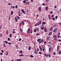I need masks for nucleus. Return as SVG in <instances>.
<instances>
[{
	"label": "nucleus",
	"instance_id": "1",
	"mask_svg": "<svg viewBox=\"0 0 61 61\" xmlns=\"http://www.w3.org/2000/svg\"><path fill=\"white\" fill-rule=\"evenodd\" d=\"M53 27H51V28L50 29V31L51 32H52L53 31Z\"/></svg>",
	"mask_w": 61,
	"mask_h": 61
},
{
	"label": "nucleus",
	"instance_id": "2",
	"mask_svg": "<svg viewBox=\"0 0 61 61\" xmlns=\"http://www.w3.org/2000/svg\"><path fill=\"white\" fill-rule=\"evenodd\" d=\"M21 11L22 12V13H23L24 14H26V13H25V11L24 10L22 9L21 10Z\"/></svg>",
	"mask_w": 61,
	"mask_h": 61
},
{
	"label": "nucleus",
	"instance_id": "3",
	"mask_svg": "<svg viewBox=\"0 0 61 61\" xmlns=\"http://www.w3.org/2000/svg\"><path fill=\"white\" fill-rule=\"evenodd\" d=\"M52 50V48L51 47H50L49 48V52H51V50Z\"/></svg>",
	"mask_w": 61,
	"mask_h": 61
},
{
	"label": "nucleus",
	"instance_id": "4",
	"mask_svg": "<svg viewBox=\"0 0 61 61\" xmlns=\"http://www.w3.org/2000/svg\"><path fill=\"white\" fill-rule=\"evenodd\" d=\"M15 22H17V18L16 17H15Z\"/></svg>",
	"mask_w": 61,
	"mask_h": 61
},
{
	"label": "nucleus",
	"instance_id": "5",
	"mask_svg": "<svg viewBox=\"0 0 61 61\" xmlns=\"http://www.w3.org/2000/svg\"><path fill=\"white\" fill-rule=\"evenodd\" d=\"M43 41V39L41 40L40 41L39 43V44H41V43H42V42Z\"/></svg>",
	"mask_w": 61,
	"mask_h": 61
},
{
	"label": "nucleus",
	"instance_id": "6",
	"mask_svg": "<svg viewBox=\"0 0 61 61\" xmlns=\"http://www.w3.org/2000/svg\"><path fill=\"white\" fill-rule=\"evenodd\" d=\"M39 48L40 50V51H42V48H41V46H39Z\"/></svg>",
	"mask_w": 61,
	"mask_h": 61
},
{
	"label": "nucleus",
	"instance_id": "7",
	"mask_svg": "<svg viewBox=\"0 0 61 61\" xmlns=\"http://www.w3.org/2000/svg\"><path fill=\"white\" fill-rule=\"evenodd\" d=\"M39 25V22H38L35 25V26H37V25Z\"/></svg>",
	"mask_w": 61,
	"mask_h": 61
},
{
	"label": "nucleus",
	"instance_id": "8",
	"mask_svg": "<svg viewBox=\"0 0 61 61\" xmlns=\"http://www.w3.org/2000/svg\"><path fill=\"white\" fill-rule=\"evenodd\" d=\"M38 9L39 12H41V7H39L38 8Z\"/></svg>",
	"mask_w": 61,
	"mask_h": 61
},
{
	"label": "nucleus",
	"instance_id": "9",
	"mask_svg": "<svg viewBox=\"0 0 61 61\" xmlns=\"http://www.w3.org/2000/svg\"><path fill=\"white\" fill-rule=\"evenodd\" d=\"M59 45H58L57 46V51H58V50H59Z\"/></svg>",
	"mask_w": 61,
	"mask_h": 61
},
{
	"label": "nucleus",
	"instance_id": "10",
	"mask_svg": "<svg viewBox=\"0 0 61 61\" xmlns=\"http://www.w3.org/2000/svg\"><path fill=\"white\" fill-rule=\"evenodd\" d=\"M44 30L45 32H47V30L46 29V27L44 28Z\"/></svg>",
	"mask_w": 61,
	"mask_h": 61
},
{
	"label": "nucleus",
	"instance_id": "11",
	"mask_svg": "<svg viewBox=\"0 0 61 61\" xmlns=\"http://www.w3.org/2000/svg\"><path fill=\"white\" fill-rule=\"evenodd\" d=\"M36 30H37V31L38 32L39 30V28L38 27H37L36 28Z\"/></svg>",
	"mask_w": 61,
	"mask_h": 61
},
{
	"label": "nucleus",
	"instance_id": "12",
	"mask_svg": "<svg viewBox=\"0 0 61 61\" xmlns=\"http://www.w3.org/2000/svg\"><path fill=\"white\" fill-rule=\"evenodd\" d=\"M48 17L49 18V19L50 20V19H51V17H50V14H49L48 15Z\"/></svg>",
	"mask_w": 61,
	"mask_h": 61
},
{
	"label": "nucleus",
	"instance_id": "13",
	"mask_svg": "<svg viewBox=\"0 0 61 61\" xmlns=\"http://www.w3.org/2000/svg\"><path fill=\"white\" fill-rule=\"evenodd\" d=\"M25 4V5H27V4H29V2L27 1L26 2Z\"/></svg>",
	"mask_w": 61,
	"mask_h": 61
},
{
	"label": "nucleus",
	"instance_id": "14",
	"mask_svg": "<svg viewBox=\"0 0 61 61\" xmlns=\"http://www.w3.org/2000/svg\"><path fill=\"white\" fill-rule=\"evenodd\" d=\"M52 34V32H49V36H50V35H51Z\"/></svg>",
	"mask_w": 61,
	"mask_h": 61
},
{
	"label": "nucleus",
	"instance_id": "15",
	"mask_svg": "<svg viewBox=\"0 0 61 61\" xmlns=\"http://www.w3.org/2000/svg\"><path fill=\"white\" fill-rule=\"evenodd\" d=\"M14 13V12H13V11H12L11 12V13H10V15H13V14Z\"/></svg>",
	"mask_w": 61,
	"mask_h": 61
},
{
	"label": "nucleus",
	"instance_id": "16",
	"mask_svg": "<svg viewBox=\"0 0 61 61\" xmlns=\"http://www.w3.org/2000/svg\"><path fill=\"white\" fill-rule=\"evenodd\" d=\"M41 40V39L40 38L39 39H38L37 40V41L38 42H40V41Z\"/></svg>",
	"mask_w": 61,
	"mask_h": 61
},
{
	"label": "nucleus",
	"instance_id": "17",
	"mask_svg": "<svg viewBox=\"0 0 61 61\" xmlns=\"http://www.w3.org/2000/svg\"><path fill=\"white\" fill-rule=\"evenodd\" d=\"M19 56L21 57L23 56H24V54H21Z\"/></svg>",
	"mask_w": 61,
	"mask_h": 61
},
{
	"label": "nucleus",
	"instance_id": "18",
	"mask_svg": "<svg viewBox=\"0 0 61 61\" xmlns=\"http://www.w3.org/2000/svg\"><path fill=\"white\" fill-rule=\"evenodd\" d=\"M17 61H21V59H18L17 60Z\"/></svg>",
	"mask_w": 61,
	"mask_h": 61
},
{
	"label": "nucleus",
	"instance_id": "19",
	"mask_svg": "<svg viewBox=\"0 0 61 61\" xmlns=\"http://www.w3.org/2000/svg\"><path fill=\"white\" fill-rule=\"evenodd\" d=\"M48 10V7L47 6L46 8V11H47Z\"/></svg>",
	"mask_w": 61,
	"mask_h": 61
},
{
	"label": "nucleus",
	"instance_id": "20",
	"mask_svg": "<svg viewBox=\"0 0 61 61\" xmlns=\"http://www.w3.org/2000/svg\"><path fill=\"white\" fill-rule=\"evenodd\" d=\"M10 7L12 9H13V8H15V6H10Z\"/></svg>",
	"mask_w": 61,
	"mask_h": 61
},
{
	"label": "nucleus",
	"instance_id": "21",
	"mask_svg": "<svg viewBox=\"0 0 61 61\" xmlns=\"http://www.w3.org/2000/svg\"><path fill=\"white\" fill-rule=\"evenodd\" d=\"M26 0H24L23 1V3H24V4H25V3H26Z\"/></svg>",
	"mask_w": 61,
	"mask_h": 61
},
{
	"label": "nucleus",
	"instance_id": "22",
	"mask_svg": "<svg viewBox=\"0 0 61 61\" xmlns=\"http://www.w3.org/2000/svg\"><path fill=\"white\" fill-rule=\"evenodd\" d=\"M12 33H11L9 37H12Z\"/></svg>",
	"mask_w": 61,
	"mask_h": 61
},
{
	"label": "nucleus",
	"instance_id": "23",
	"mask_svg": "<svg viewBox=\"0 0 61 61\" xmlns=\"http://www.w3.org/2000/svg\"><path fill=\"white\" fill-rule=\"evenodd\" d=\"M8 51H6V56H8Z\"/></svg>",
	"mask_w": 61,
	"mask_h": 61
},
{
	"label": "nucleus",
	"instance_id": "24",
	"mask_svg": "<svg viewBox=\"0 0 61 61\" xmlns=\"http://www.w3.org/2000/svg\"><path fill=\"white\" fill-rule=\"evenodd\" d=\"M39 22V24L40 25H41L42 23V21H41V20H40Z\"/></svg>",
	"mask_w": 61,
	"mask_h": 61
},
{
	"label": "nucleus",
	"instance_id": "25",
	"mask_svg": "<svg viewBox=\"0 0 61 61\" xmlns=\"http://www.w3.org/2000/svg\"><path fill=\"white\" fill-rule=\"evenodd\" d=\"M21 23H22V25H25V23L23 21H22Z\"/></svg>",
	"mask_w": 61,
	"mask_h": 61
},
{
	"label": "nucleus",
	"instance_id": "26",
	"mask_svg": "<svg viewBox=\"0 0 61 61\" xmlns=\"http://www.w3.org/2000/svg\"><path fill=\"white\" fill-rule=\"evenodd\" d=\"M58 54H59V55H61V51H59Z\"/></svg>",
	"mask_w": 61,
	"mask_h": 61
},
{
	"label": "nucleus",
	"instance_id": "27",
	"mask_svg": "<svg viewBox=\"0 0 61 61\" xmlns=\"http://www.w3.org/2000/svg\"><path fill=\"white\" fill-rule=\"evenodd\" d=\"M11 43L10 42H9L8 43L9 46H11Z\"/></svg>",
	"mask_w": 61,
	"mask_h": 61
},
{
	"label": "nucleus",
	"instance_id": "28",
	"mask_svg": "<svg viewBox=\"0 0 61 61\" xmlns=\"http://www.w3.org/2000/svg\"><path fill=\"white\" fill-rule=\"evenodd\" d=\"M46 50V49L45 48H43V52H44L45 51V50Z\"/></svg>",
	"mask_w": 61,
	"mask_h": 61
},
{
	"label": "nucleus",
	"instance_id": "29",
	"mask_svg": "<svg viewBox=\"0 0 61 61\" xmlns=\"http://www.w3.org/2000/svg\"><path fill=\"white\" fill-rule=\"evenodd\" d=\"M3 46H4V47H6V46H5V43H4L3 44Z\"/></svg>",
	"mask_w": 61,
	"mask_h": 61
},
{
	"label": "nucleus",
	"instance_id": "30",
	"mask_svg": "<svg viewBox=\"0 0 61 61\" xmlns=\"http://www.w3.org/2000/svg\"><path fill=\"white\" fill-rule=\"evenodd\" d=\"M44 56H48V54L47 55L46 54H44Z\"/></svg>",
	"mask_w": 61,
	"mask_h": 61
},
{
	"label": "nucleus",
	"instance_id": "31",
	"mask_svg": "<svg viewBox=\"0 0 61 61\" xmlns=\"http://www.w3.org/2000/svg\"><path fill=\"white\" fill-rule=\"evenodd\" d=\"M57 31L56 30H53V32L54 33H56V32Z\"/></svg>",
	"mask_w": 61,
	"mask_h": 61
},
{
	"label": "nucleus",
	"instance_id": "32",
	"mask_svg": "<svg viewBox=\"0 0 61 61\" xmlns=\"http://www.w3.org/2000/svg\"><path fill=\"white\" fill-rule=\"evenodd\" d=\"M36 17H39V15L38 14H37L36 15Z\"/></svg>",
	"mask_w": 61,
	"mask_h": 61
},
{
	"label": "nucleus",
	"instance_id": "33",
	"mask_svg": "<svg viewBox=\"0 0 61 61\" xmlns=\"http://www.w3.org/2000/svg\"><path fill=\"white\" fill-rule=\"evenodd\" d=\"M30 49H31V47L30 46L29 47V48H28V50H30Z\"/></svg>",
	"mask_w": 61,
	"mask_h": 61
},
{
	"label": "nucleus",
	"instance_id": "34",
	"mask_svg": "<svg viewBox=\"0 0 61 61\" xmlns=\"http://www.w3.org/2000/svg\"><path fill=\"white\" fill-rule=\"evenodd\" d=\"M44 29V28L43 27H42L41 28V30H43Z\"/></svg>",
	"mask_w": 61,
	"mask_h": 61
},
{
	"label": "nucleus",
	"instance_id": "35",
	"mask_svg": "<svg viewBox=\"0 0 61 61\" xmlns=\"http://www.w3.org/2000/svg\"><path fill=\"white\" fill-rule=\"evenodd\" d=\"M30 57H34V56H33L32 55H30Z\"/></svg>",
	"mask_w": 61,
	"mask_h": 61
},
{
	"label": "nucleus",
	"instance_id": "36",
	"mask_svg": "<svg viewBox=\"0 0 61 61\" xmlns=\"http://www.w3.org/2000/svg\"><path fill=\"white\" fill-rule=\"evenodd\" d=\"M34 53L35 54H37V51H35V52H34Z\"/></svg>",
	"mask_w": 61,
	"mask_h": 61
},
{
	"label": "nucleus",
	"instance_id": "37",
	"mask_svg": "<svg viewBox=\"0 0 61 61\" xmlns=\"http://www.w3.org/2000/svg\"><path fill=\"white\" fill-rule=\"evenodd\" d=\"M11 17H10V16H9V20H10V19H11Z\"/></svg>",
	"mask_w": 61,
	"mask_h": 61
},
{
	"label": "nucleus",
	"instance_id": "38",
	"mask_svg": "<svg viewBox=\"0 0 61 61\" xmlns=\"http://www.w3.org/2000/svg\"><path fill=\"white\" fill-rule=\"evenodd\" d=\"M16 46L17 49H18V46L16 45Z\"/></svg>",
	"mask_w": 61,
	"mask_h": 61
},
{
	"label": "nucleus",
	"instance_id": "39",
	"mask_svg": "<svg viewBox=\"0 0 61 61\" xmlns=\"http://www.w3.org/2000/svg\"><path fill=\"white\" fill-rule=\"evenodd\" d=\"M36 29H35L34 30V32H36Z\"/></svg>",
	"mask_w": 61,
	"mask_h": 61
},
{
	"label": "nucleus",
	"instance_id": "40",
	"mask_svg": "<svg viewBox=\"0 0 61 61\" xmlns=\"http://www.w3.org/2000/svg\"><path fill=\"white\" fill-rule=\"evenodd\" d=\"M58 38H60L61 37V36H59V35H58Z\"/></svg>",
	"mask_w": 61,
	"mask_h": 61
},
{
	"label": "nucleus",
	"instance_id": "41",
	"mask_svg": "<svg viewBox=\"0 0 61 61\" xmlns=\"http://www.w3.org/2000/svg\"><path fill=\"white\" fill-rule=\"evenodd\" d=\"M20 30L21 31V32H23V29H20Z\"/></svg>",
	"mask_w": 61,
	"mask_h": 61
},
{
	"label": "nucleus",
	"instance_id": "42",
	"mask_svg": "<svg viewBox=\"0 0 61 61\" xmlns=\"http://www.w3.org/2000/svg\"><path fill=\"white\" fill-rule=\"evenodd\" d=\"M55 40H56V41H57V38H55Z\"/></svg>",
	"mask_w": 61,
	"mask_h": 61
},
{
	"label": "nucleus",
	"instance_id": "43",
	"mask_svg": "<svg viewBox=\"0 0 61 61\" xmlns=\"http://www.w3.org/2000/svg\"><path fill=\"white\" fill-rule=\"evenodd\" d=\"M5 42L6 43V44H8V42L7 41H5Z\"/></svg>",
	"mask_w": 61,
	"mask_h": 61
},
{
	"label": "nucleus",
	"instance_id": "44",
	"mask_svg": "<svg viewBox=\"0 0 61 61\" xmlns=\"http://www.w3.org/2000/svg\"><path fill=\"white\" fill-rule=\"evenodd\" d=\"M8 41H10V38H8Z\"/></svg>",
	"mask_w": 61,
	"mask_h": 61
},
{
	"label": "nucleus",
	"instance_id": "45",
	"mask_svg": "<svg viewBox=\"0 0 61 61\" xmlns=\"http://www.w3.org/2000/svg\"><path fill=\"white\" fill-rule=\"evenodd\" d=\"M21 39H21V38H20L19 40V41H21Z\"/></svg>",
	"mask_w": 61,
	"mask_h": 61
},
{
	"label": "nucleus",
	"instance_id": "46",
	"mask_svg": "<svg viewBox=\"0 0 61 61\" xmlns=\"http://www.w3.org/2000/svg\"><path fill=\"white\" fill-rule=\"evenodd\" d=\"M43 25H45V24H46V22H43Z\"/></svg>",
	"mask_w": 61,
	"mask_h": 61
},
{
	"label": "nucleus",
	"instance_id": "47",
	"mask_svg": "<svg viewBox=\"0 0 61 61\" xmlns=\"http://www.w3.org/2000/svg\"><path fill=\"white\" fill-rule=\"evenodd\" d=\"M17 18H18V19H20V17H18V16H16Z\"/></svg>",
	"mask_w": 61,
	"mask_h": 61
},
{
	"label": "nucleus",
	"instance_id": "48",
	"mask_svg": "<svg viewBox=\"0 0 61 61\" xmlns=\"http://www.w3.org/2000/svg\"><path fill=\"white\" fill-rule=\"evenodd\" d=\"M56 52H53V55H56Z\"/></svg>",
	"mask_w": 61,
	"mask_h": 61
},
{
	"label": "nucleus",
	"instance_id": "49",
	"mask_svg": "<svg viewBox=\"0 0 61 61\" xmlns=\"http://www.w3.org/2000/svg\"><path fill=\"white\" fill-rule=\"evenodd\" d=\"M8 30H7L6 32V34H8Z\"/></svg>",
	"mask_w": 61,
	"mask_h": 61
},
{
	"label": "nucleus",
	"instance_id": "50",
	"mask_svg": "<svg viewBox=\"0 0 61 61\" xmlns=\"http://www.w3.org/2000/svg\"><path fill=\"white\" fill-rule=\"evenodd\" d=\"M52 20L55 21V18L54 17L53 18H52Z\"/></svg>",
	"mask_w": 61,
	"mask_h": 61
},
{
	"label": "nucleus",
	"instance_id": "51",
	"mask_svg": "<svg viewBox=\"0 0 61 61\" xmlns=\"http://www.w3.org/2000/svg\"><path fill=\"white\" fill-rule=\"evenodd\" d=\"M2 36V35L1 34H0V37H1Z\"/></svg>",
	"mask_w": 61,
	"mask_h": 61
},
{
	"label": "nucleus",
	"instance_id": "52",
	"mask_svg": "<svg viewBox=\"0 0 61 61\" xmlns=\"http://www.w3.org/2000/svg\"><path fill=\"white\" fill-rule=\"evenodd\" d=\"M45 3H43L42 4V5H45Z\"/></svg>",
	"mask_w": 61,
	"mask_h": 61
},
{
	"label": "nucleus",
	"instance_id": "53",
	"mask_svg": "<svg viewBox=\"0 0 61 61\" xmlns=\"http://www.w3.org/2000/svg\"><path fill=\"white\" fill-rule=\"evenodd\" d=\"M15 7L16 8H17V5H15Z\"/></svg>",
	"mask_w": 61,
	"mask_h": 61
},
{
	"label": "nucleus",
	"instance_id": "54",
	"mask_svg": "<svg viewBox=\"0 0 61 61\" xmlns=\"http://www.w3.org/2000/svg\"><path fill=\"white\" fill-rule=\"evenodd\" d=\"M56 35H55L54 36H53V38H55V37H56Z\"/></svg>",
	"mask_w": 61,
	"mask_h": 61
},
{
	"label": "nucleus",
	"instance_id": "55",
	"mask_svg": "<svg viewBox=\"0 0 61 61\" xmlns=\"http://www.w3.org/2000/svg\"><path fill=\"white\" fill-rule=\"evenodd\" d=\"M48 56H49V57H51V55L50 54H48Z\"/></svg>",
	"mask_w": 61,
	"mask_h": 61
},
{
	"label": "nucleus",
	"instance_id": "56",
	"mask_svg": "<svg viewBox=\"0 0 61 61\" xmlns=\"http://www.w3.org/2000/svg\"><path fill=\"white\" fill-rule=\"evenodd\" d=\"M57 16H55V19H57Z\"/></svg>",
	"mask_w": 61,
	"mask_h": 61
},
{
	"label": "nucleus",
	"instance_id": "57",
	"mask_svg": "<svg viewBox=\"0 0 61 61\" xmlns=\"http://www.w3.org/2000/svg\"><path fill=\"white\" fill-rule=\"evenodd\" d=\"M20 53H21V54H22V51L21 50H20Z\"/></svg>",
	"mask_w": 61,
	"mask_h": 61
},
{
	"label": "nucleus",
	"instance_id": "58",
	"mask_svg": "<svg viewBox=\"0 0 61 61\" xmlns=\"http://www.w3.org/2000/svg\"><path fill=\"white\" fill-rule=\"evenodd\" d=\"M38 35H39V33H38L36 34V36H38Z\"/></svg>",
	"mask_w": 61,
	"mask_h": 61
},
{
	"label": "nucleus",
	"instance_id": "59",
	"mask_svg": "<svg viewBox=\"0 0 61 61\" xmlns=\"http://www.w3.org/2000/svg\"><path fill=\"white\" fill-rule=\"evenodd\" d=\"M39 54H41V55H42V52L40 51L39 52Z\"/></svg>",
	"mask_w": 61,
	"mask_h": 61
},
{
	"label": "nucleus",
	"instance_id": "60",
	"mask_svg": "<svg viewBox=\"0 0 61 61\" xmlns=\"http://www.w3.org/2000/svg\"><path fill=\"white\" fill-rule=\"evenodd\" d=\"M2 26H1L0 27V29H2Z\"/></svg>",
	"mask_w": 61,
	"mask_h": 61
},
{
	"label": "nucleus",
	"instance_id": "61",
	"mask_svg": "<svg viewBox=\"0 0 61 61\" xmlns=\"http://www.w3.org/2000/svg\"><path fill=\"white\" fill-rule=\"evenodd\" d=\"M47 40H48L49 39V37H47Z\"/></svg>",
	"mask_w": 61,
	"mask_h": 61
},
{
	"label": "nucleus",
	"instance_id": "62",
	"mask_svg": "<svg viewBox=\"0 0 61 61\" xmlns=\"http://www.w3.org/2000/svg\"><path fill=\"white\" fill-rule=\"evenodd\" d=\"M50 45H51V44H52V42H51V41L50 42Z\"/></svg>",
	"mask_w": 61,
	"mask_h": 61
},
{
	"label": "nucleus",
	"instance_id": "63",
	"mask_svg": "<svg viewBox=\"0 0 61 61\" xmlns=\"http://www.w3.org/2000/svg\"><path fill=\"white\" fill-rule=\"evenodd\" d=\"M54 30L57 31V28H55V29H54Z\"/></svg>",
	"mask_w": 61,
	"mask_h": 61
},
{
	"label": "nucleus",
	"instance_id": "64",
	"mask_svg": "<svg viewBox=\"0 0 61 61\" xmlns=\"http://www.w3.org/2000/svg\"><path fill=\"white\" fill-rule=\"evenodd\" d=\"M29 31H28V30H27V33H28V34H29Z\"/></svg>",
	"mask_w": 61,
	"mask_h": 61
}]
</instances>
